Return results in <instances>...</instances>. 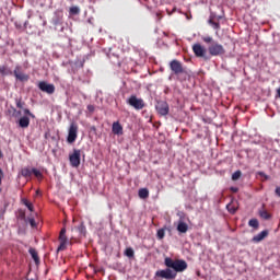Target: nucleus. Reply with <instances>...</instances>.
<instances>
[{
    "instance_id": "nucleus-1",
    "label": "nucleus",
    "mask_w": 280,
    "mask_h": 280,
    "mask_svg": "<svg viewBox=\"0 0 280 280\" xmlns=\"http://www.w3.org/2000/svg\"><path fill=\"white\" fill-rule=\"evenodd\" d=\"M164 265L166 269H161L155 272V277H160V279L174 280L176 279L178 272H185L187 270V261L184 259H172L166 257L164 259Z\"/></svg>"
},
{
    "instance_id": "nucleus-2",
    "label": "nucleus",
    "mask_w": 280,
    "mask_h": 280,
    "mask_svg": "<svg viewBox=\"0 0 280 280\" xmlns=\"http://www.w3.org/2000/svg\"><path fill=\"white\" fill-rule=\"evenodd\" d=\"M168 67L178 82H186L191 78V70L187 69L178 59L171 60Z\"/></svg>"
},
{
    "instance_id": "nucleus-3",
    "label": "nucleus",
    "mask_w": 280,
    "mask_h": 280,
    "mask_svg": "<svg viewBox=\"0 0 280 280\" xmlns=\"http://www.w3.org/2000/svg\"><path fill=\"white\" fill-rule=\"evenodd\" d=\"M203 43H206L208 46V51L210 56H224L226 54V49H224V46L222 44L215 42L213 37L211 36H203L202 37Z\"/></svg>"
},
{
    "instance_id": "nucleus-4",
    "label": "nucleus",
    "mask_w": 280,
    "mask_h": 280,
    "mask_svg": "<svg viewBox=\"0 0 280 280\" xmlns=\"http://www.w3.org/2000/svg\"><path fill=\"white\" fill-rule=\"evenodd\" d=\"M127 104H129V106H132V108H135L136 110H143V108H145V102L143 101V98L137 97V95H131L127 100Z\"/></svg>"
},
{
    "instance_id": "nucleus-5",
    "label": "nucleus",
    "mask_w": 280,
    "mask_h": 280,
    "mask_svg": "<svg viewBox=\"0 0 280 280\" xmlns=\"http://www.w3.org/2000/svg\"><path fill=\"white\" fill-rule=\"evenodd\" d=\"M155 110L162 117H166V115H170V104H167L165 101H158Z\"/></svg>"
},
{
    "instance_id": "nucleus-6",
    "label": "nucleus",
    "mask_w": 280,
    "mask_h": 280,
    "mask_svg": "<svg viewBox=\"0 0 280 280\" xmlns=\"http://www.w3.org/2000/svg\"><path fill=\"white\" fill-rule=\"evenodd\" d=\"M59 246L57 248L58 252L67 250V244H69V238L67 237V228H62L59 233Z\"/></svg>"
},
{
    "instance_id": "nucleus-7",
    "label": "nucleus",
    "mask_w": 280,
    "mask_h": 280,
    "mask_svg": "<svg viewBox=\"0 0 280 280\" xmlns=\"http://www.w3.org/2000/svg\"><path fill=\"white\" fill-rule=\"evenodd\" d=\"M192 51L197 58H203V60H209V56H207V49L202 47V45L195 44L192 46Z\"/></svg>"
},
{
    "instance_id": "nucleus-8",
    "label": "nucleus",
    "mask_w": 280,
    "mask_h": 280,
    "mask_svg": "<svg viewBox=\"0 0 280 280\" xmlns=\"http://www.w3.org/2000/svg\"><path fill=\"white\" fill-rule=\"evenodd\" d=\"M38 89L39 91H43V93H47L48 95H54V93H56V85L47 83L46 81L39 82Z\"/></svg>"
},
{
    "instance_id": "nucleus-9",
    "label": "nucleus",
    "mask_w": 280,
    "mask_h": 280,
    "mask_svg": "<svg viewBox=\"0 0 280 280\" xmlns=\"http://www.w3.org/2000/svg\"><path fill=\"white\" fill-rule=\"evenodd\" d=\"M75 139H78V124L71 122L68 131V143H75Z\"/></svg>"
},
{
    "instance_id": "nucleus-10",
    "label": "nucleus",
    "mask_w": 280,
    "mask_h": 280,
    "mask_svg": "<svg viewBox=\"0 0 280 280\" xmlns=\"http://www.w3.org/2000/svg\"><path fill=\"white\" fill-rule=\"evenodd\" d=\"M82 155V151L80 149H74L73 153L69 155V161L71 167H80V156Z\"/></svg>"
},
{
    "instance_id": "nucleus-11",
    "label": "nucleus",
    "mask_w": 280,
    "mask_h": 280,
    "mask_svg": "<svg viewBox=\"0 0 280 280\" xmlns=\"http://www.w3.org/2000/svg\"><path fill=\"white\" fill-rule=\"evenodd\" d=\"M13 73L16 80H20V82H27V80H30V75L21 72V66H16Z\"/></svg>"
},
{
    "instance_id": "nucleus-12",
    "label": "nucleus",
    "mask_w": 280,
    "mask_h": 280,
    "mask_svg": "<svg viewBox=\"0 0 280 280\" xmlns=\"http://www.w3.org/2000/svg\"><path fill=\"white\" fill-rule=\"evenodd\" d=\"M113 135H117V137H121L124 135V126L119 121H115L112 125Z\"/></svg>"
},
{
    "instance_id": "nucleus-13",
    "label": "nucleus",
    "mask_w": 280,
    "mask_h": 280,
    "mask_svg": "<svg viewBox=\"0 0 280 280\" xmlns=\"http://www.w3.org/2000/svg\"><path fill=\"white\" fill-rule=\"evenodd\" d=\"M268 230L261 231L253 237V242H255L256 244H259V242H264V240H266V237L268 236Z\"/></svg>"
},
{
    "instance_id": "nucleus-14",
    "label": "nucleus",
    "mask_w": 280,
    "mask_h": 280,
    "mask_svg": "<svg viewBox=\"0 0 280 280\" xmlns=\"http://www.w3.org/2000/svg\"><path fill=\"white\" fill-rule=\"evenodd\" d=\"M20 128H30V117L23 116L19 120Z\"/></svg>"
},
{
    "instance_id": "nucleus-15",
    "label": "nucleus",
    "mask_w": 280,
    "mask_h": 280,
    "mask_svg": "<svg viewBox=\"0 0 280 280\" xmlns=\"http://www.w3.org/2000/svg\"><path fill=\"white\" fill-rule=\"evenodd\" d=\"M226 209L232 215H235V213H237V205L235 203V201H231L230 203H228Z\"/></svg>"
},
{
    "instance_id": "nucleus-16",
    "label": "nucleus",
    "mask_w": 280,
    "mask_h": 280,
    "mask_svg": "<svg viewBox=\"0 0 280 280\" xmlns=\"http://www.w3.org/2000/svg\"><path fill=\"white\" fill-rule=\"evenodd\" d=\"M28 253H30L32 259H34L36 265L40 264V258H38V252H36V249L31 247L28 249Z\"/></svg>"
},
{
    "instance_id": "nucleus-17",
    "label": "nucleus",
    "mask_w": 280,
    "mask_h": 280,
    "mask_svg": "<svg viewBox=\"0 0 280 280\" xmlns=\"http://www.w3.org/2000/svg\"><path fill=\"white\" fill-rule=\"evenodd\" d=\"M177 231L179 233H187V231H189V225H187V223L179 221L178 225H177Z\"/></svg>"
},
{
    "instance_id": "nucleus-18",
    "label": "nucleus",
    "mask_w": 280,
    "mask_h": 280,
    "mask_svg": "<svg viewBox=\"0 0 280 280\" xmlns=\"http://www.w3.org/2000/svg\"><path fill=\"white\" fill-rule=\"evenodd\" d=\"M32 170H30V167H24L21 170V176H23V178H32Z\"/></svg>"
},
{
    "instance_id": "nucleus-19",
    "label": "nucleus",
    "mask_w": 280,
    "mask_h": 280,
    "mask_svg": "<svg viewBox=\"0 0 280 280\" xmlns=\"http://www.w3.org/2000/svg\"><path fill=\"white\" fill-rule=\"evenodd\" d=\"M138 196H139V198H142L143 200H145V198H148L150 196V190H148V188H141L138 191Z\"/></svg>"
},
{
    "instance_id": "nucleus-20",
    "label": "nucleus",
    "mask_w": 280,
    "mask_h": 280,
    "mask_svg": "<svg viewBox=\"0 0 280 280\" xmlns=\"http://www.w3.org/2000/svg\"><path fill=\"white\" fill-rule=\"evenodd\" d=\"M21 202H22V205H25V206H26V208L28 209V211L34 212V205H33L30 200L23 198V199L21 200Z\"/></svg>"
},
{
    "instance_id": "nucleus-21",
    "label": "nucleus",
    "mask_w": 280,
    "mask_h": 280,
    "mask_svg": "<svg viewBox=\"0 0 280 280\" xmlns=\"http://www.w3.org/2000/svg\"><path fill=\"white\" fill-rule=\"evenodd\" d=\"M248 226H250L252 229H255V230L259 229V220L250 219L248 221Z\"/></svg>"
},
{
    "instance_id": "nucleus-22",
    "label": "nucleus",
    "mask_w": 280,
    "mask_h": 280,
    "mask_svg": "<svg viewBox=\"0 0 280 280\" xmlns=\"http://www.w3.org/2000/svg\"><path fill=\"white\" fill-rule=\"evenodd\" d=\"M125 256L129 257V259H132V257H135V249H132V247H127L125 249Z\"/></svg>"
},
{
    "instance_id": "nucleus-23",
    "label": "nucleus",
    "mask_w": 280,
    "mask_h": 280,
    "mask_svg": "<svg viewBox=\"0 0 280 280\" xmlns=\"http://www.w3.org/2000/svg\"><path fill=\"white\" fill-rule=\"evenodd\" d=\"M78 231L80 235H86V226L84 225V223H80V225L78 226Z\"/></svg>"
},
{
    "instance_id": "nucleus-24",
    "label": "nucleus",
    "mask_w": 280,
    "mask_h": 280,
    "mask_svg": "<svg viewBox=\"0 0 280 280\" xmlns=\"http://www.w3.org/2000/svg\"><path fill=\"white\" fill-rule=\"evenodd\" d=\"M156 237L158 240H163L165 237V228L158 230Z\"/></svg>"
},
{
    "instance_id": "nucleus-25",
    "label": "nucleus",
    "mask_w": 280,
    "mask_h": 280,
    "mask_svg": "<svg viewBox=\"0 0 280 280\" xmlns=\"http://www.w3.org/2000/svg\"><path fill=\"white\" fill-rule=\"evenodd\" d=\"M240 178H242V171H235L232 174V180H240Z\"/></svg>"
},
{
    "instance_id": "nucleus-26",
    "label": "nucleus",
    "mask_w": 280,
    "mask_h": 280,
    "mask_svg": "<svg viewBox=\"0 0 280 280\" xmlns=\"http://www.w3.org/2000/svg\"><path fill=\"white\" fill-rule=\"evenodd\" d=\"M259 215L262 218V220H270V213H268L266 210L260 211Z\"/></svg>"
},
{
    "instance_id": "nucleus-27",
    "label": "nucleus",
    "mask_w": 280,
    "mask_h": 280,
    "mask_svg": "<svg viewBox=\"0 0 280 280\" xmlns=\"http://www.w3.org/2000/svg\"><path fill=\"white\" fill-rule=\"evenodd\" d=\"M32 172L36 178H43V173L38 168H32Z\"/></svg>"
},
{
    "instance_id": "nucleus-28",
    "label": "nucleus",
    "mask_w": 280,
    "mask_h": 280,
    "mask_svg": "<svg viewBox=\"0 0 280 280\" xmlns=\"http://www.w3.org/2000/svg\"><path fill=\"white\" fill-rule=\"evenodd\" d=\"M70 14H80V8L71 7L70 8Z\"/></svg>"
},
{
    "instance_id": "nucleus-29",
    "label": "nucleus",
    "mask_w": 280,
    "mask_h": 280,
    "mask_svg": "<svg viewBox=\"0 0 280 280\" xmlns=\"http://www.w3.org/2000/svg\"><path fill=\"white\" fill-rule=\"evenodd\" d=\"M24 115L32 117V119H35V117H36L28 108L24 109Z\"/></svg>"
},
{
    "instance_id": "nucleus-30",
    "label": "nucleus",
    "mask_w": 280,
    "mask_h": 280,
    "mask_svg": "<svg viewBox=\"0 0 280 280\" xmlns=\"http://www.w3.org/2000/svg\"><path fill=\"white\" fill-rule=\"evenodd\" d=\"M15 102H16L18 108H23V106H25V103L22 102L21 100H16Z\"/></svg>"
},
{
    "instance_id": "nucleus-31",
    "label": "nucleus",
    "mask_w": 280,
    "mask_h": 280,
    "mask_svg": "<svg viewBox=\"0 0 280 280\" xmlns=\"http://www.w3.org/2000/svg\"><path fill=\"white\" fill-rule=\"evenodd\" d=\"M28 223L31 224V226L34 229L36 226V220H34V218H30L28 219Z\"/></svg>"
},
{
    "instance_id": "nucleus-32",
    "label": "nucleus",
    "mask_w": 280,
    "mask_h": 280,
    "mask_svg": "<svg viewBox=\"0 0 280 280\" xmlns=\"http://www.w3.org/2000/svg\"><path fill=\"white\" fill-rule=\"evenodd\" d=\"M7 67L5 66H1L0 67V73H1V75H5V71H7Z\"/></svg>"
},
{
    "instance_id": "nucleus-33",
    "label": "nucleus",
    "mask_w": 280,
    "mask_h": 280,
    "mask_svg": "<svg viewBox=\"0 0 280 280\" xmlns=\"http://www.w3.org/2000/svg\"><path fill=\"white\" fill-rule=\"evenodd\" d=\"M212 27L214 30H220V23H218V22L212 23Z\"/></svg>"
},
{
    "instance_id": "nucleus-34",
    "label": "nucleus",
    "mask_w": 280,
    "mask_h": 280,
    "mask_svg": "<svg viewBox=\"0 0 280 280\" xmlns=\"http://www.w3.org/2000/svg\"><path fill=\"white\" fill-rule=\"evenodd\" d=\"M230 191H233V194H237V191H240V188L237 187H231Z\"/></svg>"
},
{
    "instance_id": "nucleus-35",
    "label": "nucleus",
    "mask_w": 280,
    "mask_h": 280,
    "mask_svg": "<svg viewBox=\"0 0 280 280\" xmlns=\"http://www.w3.org/2000/svg\"><path fill=\"white\" fill-rule=\"evenodd\" d=\"M1 180H3V170L0 168V185H1Z\"/></svg>"
},
{
    "instance_id": "nucleus-36",
    "label": "nucleus",
    "mask_w": 280,
    "mask_h": 280,
    "mask_svg": "<svg viewBox=\"0 0 280 280\" xmlns=\"http://www.w3.org/2000/svg\"><path fill=\"white\" fill-rule=\"evenodd\" d=\"M258 174H259V176H264V177L268 178V175L264 172H259Z\"/></svg>"
},
{
    "instance_id": "nucleus-37",
    "label": "nucleus",
    "mask_w": 280,
    "mask_h": 280,
    "mask_svg": "<svg viewBox=\"0 0 280 280\" xmlns=\"http://www.w3.org/2000/svg\"><path fill=\"white\" fill-rule=\"evenodd\" d=\"M276 195H278V197L280 198V187L276 188Z\"/></svg>"
},
{
    "instance_id": "nucleus-38",
    "label": "nucleus",
    "mask_w": 280,
    "mask_h": 280,
    "mask_svg": "<svg viewBox=\"0 0 280 280\" xmlns=\"http://www.w3.org/2000/svg\"><path fill=\"white\" fill-rule=\"evenodd\" d=\"M88 110H94L93 105H89Z\"/></svg>"
},
{
    "instance_id": "nucleus-39",
    "label": "nucleus",
    "mask_w": 280,
    "mask_h": 280,
    "mask_svg": "<svg viewBox=\"0 0 280 280\" xmlns=\"http://www.w3.org/2000/svg\"><path fill=\"white\" fill-rule=\"evenodd\" d=\"M213 23H215L213 20H209L210 25H213Z\"/></svg>"
},
{
    "instance_id": "nucleus-40",
    "label": "nucleus",
    "mask_w": 280,
    "mask_h": 280,
    "mask_svg": "<svg viewBox=\"0 0 280 280\" xmlns=\"http://www.w3.org/2000/svg\"><path fill=\"white\" fill-rule=\"evenodd\" d=\"M14 113H16V115H21V110L16 112V109H14Z\"/></svg>"
},
{
    "instance_id": "nucleus-41",
    "label": "nucleus",
    "mask_w": 280,
    "mask_h": 280,
    "mask_svg": "<svg viewBox=\"0 0 280 280\" xmlns=\"http://www.w3.org/2000/svg\"><path fill=\"white\" fill-rule=\"evenodd\" d=\"M0 159H3V152L0 150Z\"/></svg>"
},
{
    "instance_id": "nucleus-42",
    "label": "nucleus",
    "mask_w": 280,
    "mask_h": 280,
    "mask_svg": "<svg viewBox=\"0 0 280 280\" xmlns=\"http://www.w3.org/2000/svg\"><path fill=\"white\" fill-rule=\"evenodd\" d=\"M38 194H40V191L37 190V191H36V195L38 196Z\"/></svg>"
},
{
    "instance_id": "nucleus-43",
    "label": "nucleus",
    "mask_w": 280,
    "mask_h": 280,
    "mask_svg": "<svg viewBox=\"0 0 280 280\" xmlns=\"http://www.w3.org/2000/svg\"><path fill=\"white\" fill-rule=\"evenodd\" d=\"M1 191H2V189H1V187H0V194H1Z\"/></svg>"
},
{
    "instance_id": "nucleus-44",
    "label": "nucleus",
    "mask_w": 280,
    "mask_h": 280,
    "mask_svg": "<svg viewBox=\"0 0 280 280\" xmlns=\"http://www.w3.org/2000/svg\"><path fill=\"white\" fill-rule=\"evenodd\" d=\"M45 137L47 138V133L45 135Z\"/></svg>"
}]
</instances>
